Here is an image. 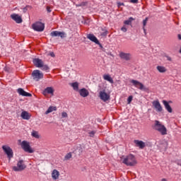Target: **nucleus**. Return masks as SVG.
<instances>
[{
    "label": "nucleus",
    "mask_w": 181,
    "mask_h": 181,
    "mask_svg": "<svg viewBox=\"0 0 181 181\" xmlns=\"http://www.w3.org/2000/svg\"><path fill=\"white\" fill-rule=\"evenodd\" d=\"M122 159H123L122 163L126 165V166H135L136 163H138L136 158H135V156L132 154H129L126 156H122Z\"/></svg>",
    "instance_id": "f257e3e1"
},
{
    "label": "nucleus",
    "mask_w": 181,
    "mask_h": 181,
    "mask_svg": "<svg viewBox=\"0 0 181 181\" xmlns=\"http://www.w3.org/2000/svg\"><path fill=\"white\" fill-rule=\"evenodd\" d=\"M154 129H156V131H158L161 135H166L168 134V129H166L165 125L160 124V122L158 120L155 121Z\"/></svg>",
    "instance_id": "f03ea898"
},
{
    "label": "nucleus",
    "mask_w": 181,
    "mask_h": 181,
    "mask_svg": "<svg viewBox=\"0 0 181 181\" xmlns=\"http://www.w3.org/2000/svg\"><path fill=\"white\" fill-rule=\"evenodd\" d=\"M21 146L22 149H23L25 152H28V153H33V152H35L32 147H30V144L28 141H23L21 144Z\"/></svg>",
    "instance_id": "7ed1b4c3"
},
{
    "label": "nucleus",
    "mask_w": 181,
    "mask_h": 181,
    "mask_svg": "<svg viewBox=\"0 0 181 181\" xmlns=\"http://www.w3.org/2000/svg\"><path fill=\"white\" fill-rule=\"evenodd\" d=\"M130 83L136 87V88H139V90H141V91H148L149 88L145 87V86L143 85L142 83L139 82V81L136 80H131Z\"/></svg>",
    "instance_id": "20e7f679"
},
{
    "label": "nucleus",
    "mask_w": 181,
    "mask_h": 181,
    "mask_svg": "<svg viewBox=\"0 0 181 181\" xmlns=\"http://www.w3.org/2000/svg\"><path fill=\"white\" fill-rule=\"evenodd\" d=\"M32 28L36 32H43L45 30V23L38 21L33 24Z\"/></svg>",
    "instance_id": "39448f33"
},
{
    "label": "nucleus",
    "mask_w": 181,
    "mask_h": 181,
    "mask_svg": "<svg viewBox=\"0 0 181 181\" xmlns=\"http://www.w3.org/2000/svg\"><path fill=\"white\" fill-rule=\"evenodd\" d=\"M25 168L26 165L23 163V160H20L17 163V166L13 167V170L15 172H22V170H25Z\"/></svg>",
    "instance_id": "423d86ee"
},
{
    "label": "nucleus",
    "mask_w": 181,
    "mask_h": 181,
    "mask_svg": "<svg viewBox=\"0 0 181 181\" xmlns=\"http://www.w3.org/2000/svg\"><path fill=\"white\" fill-rule=\"evenodd\" d=\"M32 77L35 81H39L40 78H43V73H40L39 70H35L32 73Z\"/></svg>",
    "instance_id": "0eeeda50"
},
{
    "label": "nucleus",
    "mask_w": 181,
    "mask_h": 181,
    "mask_svg": "<svg viewBox=\"0 0 181 181\" xmlns=\"http://www.w3.org/2000/svg\"><path fill=\"white\" fill-rule=\"evenodd\" d=\"M2 149L5 152V153L7 155V157L8 158V159L13 158V151H12V148H11V147L3 146Z\"/></svg>",
    "instance_id": "6e6552de"
},
{
    "label": "nucleus",
    "mask_w": 181,
    "mask_h": 181,
    "mask_svg": "<svg viewBox=\"0 0 181 181\" xmlns=\"http://www.w3.org/2000/svg\"><path fill=\"white\" fill-rule=\"evenodd\" d=\"M99 97L102 101H104L105 103L106 101H108L110 100V94L107 93L105 92V90H100L99 93Z\"/></svg>",
    "instance_id": "1a4fd4ad"
},
{
    "label": "nucleus",
    "mask_w": 181,
    "mask_h": 181,
    "mask_svg": "<svg viewBox=\"0 0 181 181\" xmlns=\"http://www.w3.org/2000/svg\"><path fill=\"white\" fill-rule=\"evenodd\" d=\"M152 104L157 112H162L163 109L162 108V105H160V103H159V100H154Z\"/></svg>",
    "instance_id": "9d476101"
},
{
    "label": "nucleus",
    "mask_w": 181,
    "mask_h": 181,
    "mask_svg": "<svg viewBox=\"0 0 181 181\" xmlns=\"http://www.w3.org/2000/svg\"><path fill=\"white\" fill-rule=\"evenodd\" d=\"M51 36L52 37L59 36L62 39H64L66 37V33L64 32H60V31H52L50 33Z\"/></svg>",
    "instance_id": "9b49d317"
},
{
    "label": "nucleus",
    "mask_w": 181,
    "mask_h": 181,
    "mask_svg": "<svg viewBox=\"0 0 181 181\" xmlns=\"http://www.w3.org/2000/svg\"><path fill=\"white\" fill-rule=\"evenodd\" d=\"M42 94L45 96L47 95V94L54 95V88H53L52 87H47L42 91Z\"/></svg>",
    "instance_id": "f8f14e48"
},
{
    "label": "nucleus",
    "mask_w": 181,
    "mask_h": 181,
    "mask_svg": "<svg viewBox=\"0 0 181 181\" xmlns=\"http://www.w3.org/2000/svg\"><path fill=\"white\" fill-rule=\"evenodd\" d=\"M11 18L13 21H16V23H22L23 22L22 17L16 13L11 14Z\"/></svg>",
    "instance_id": "ddd939ff"
},
{
    "label": "nucleus",
    "mask_w": 181,
    "mask_h": 181,
    "mask_svg": "<svg viewBox=\"0 0 181 181\" xmlns=\"http://www.w3.org/2000/svg\"><path fill=\"white\" fill-rule=\"evenodd\" d=\"M87 38L89 39V40H91V42H93L96 45H100V41L98 39H97V37L94 34H88L87 35Z\"/></svg>",
    "instance_id": "4468645a"
},
{
    "label": "nucleus",
    "mask_w": 181,
    "mask_h": 181,
    "mask_svg": "<svg viewBox=\"0 0 181 181\" xmlns=\"http://www.w3.org/2000/svg\"><path fill=\"white\" fill-rule=\"evenodd\" d=\"M78 93L81 95V97H88L90 95V92H88V90H87L86 88H83L81 90H78Z\"/></svg>",
    "instance_id": "2eb2a0df"
},
{
    "label": "nucleus",
    "mask_w": 181,
    "mask_h": 181,
    "mask_svg": "<svg viewBox=\"0 0 181 181\" xmlns=\"http://www.w3.org/2000/svg\"><path fill=\"white\" fill-rule=\"evenodd\" d=\"M33 62L34 65L40 69V67H42V65L44 64L43 61H42V59H40L39 58L34 59Z\"/></svg>",
    "instance_id": "dca6fc26"
},
{
    "label": "nucleus",
    "mask_w": 181,
    "mask_h": 181,
    "mask_svg": "<svg viewBox=\"0 0 181 181\" xmlns=\"http://www.w3.org/2000/svg\"><path fill=\"white\" fill-rule=\"evenodd\" d=\"M119 57L123 59L124 60H126V61L128 62V60H131V54L125 53V52H121L119 54Z\"/></svg>",
    "instance_id": "f3484780"
},
{
    "label": "nucleus",
    "mask_w": 181,
    "mask_h": 181,
    "mask_svg": "<svg viewBox=\"0 0 181 181\" xmlns=\"http://www.w3.org/2000/svg\"><path fill=\"white\" fill-rule=\"evenodd\" d=\"M18 94H20V95H23V97H32L31 93L25 91L23 89L21 88L18 89Z\"/></svg>",
    "instance_id": "a211bd4d"
},
{
    "label": "nucleus",
    "mask_w": 181,
    "mask_h": 181,
    "mask_svg": "<svg viewBox=\"0 0 181 181\" xmlns=\"http://www.w3.org/2000/svg\"><path fill=\"white\" fill-rule=\"evenodd\" d=\"M134 144H136V146H138L140 149H144L145 148V142L139 140H134Z\"/></svg>",
    "instance_id": "6ab92c4d"
},
{
    "label": "nucleus",
    "mask_w": 181,
    "mask_h": 181,
    "mask_svg": "<svg viewBox=\"0 0 181 181\" xmlns=\"http://www.w3.org/2000/svg\"><path fill=\"white\" fill-rule=\"evenodd\" d=\"M163 104L164 105V107L168 112L172 113L173 112L172 107H170V105H169V103L166 100H163Z\"/></svg>",
    "instance_id": "aec40b11"
},
{
    "label": "nucleus",
    "mask_w": 181,
    "mask_h": 181,
    "mask_svg": "<svg viewBox=\"0 0 181 181\" xmlns=\"http://www.w3.org/2000/svg\"><path fill=\"white\" fill-rule=\"evenodd\" d=\"M21 118H23V119L29 120V119H30L31 115H30V114H29V112H28L26 111H23L21 112Z\"/></svg>",
    "instance_id": "412c9836"
},
{
    "label": "nucleus",
    "mask_w": 181,
    "mask_h": 181,
    "mask_svg": "<svg viewBox=\"0 0 181 181\" xmlns=\"http://www.w3.org/2000/svg\"><path fill=\"white\" fill-rule=\"evenodd\" d=\"M60 176V173L57 170H54L52 173V177L54 180H57Z\"/></svg>",
    "instance_id": "4be33fe9"
},
{
    "label": "nucleus",
    "mask_w": 181,
    "mask_h": 181,
    "mask_svg": "<svg viewBox=\"0 0 181 181\" xmlns=\"http://www.w3.org/2000/svg\"><path fill=\"white\" fill-rule=\"evenodd\" d=\"M103 78L104 80H106V81H109V83H110L111 84H114V80L112 79L111 76H110V74L103 75Z\"/></svg>",
    "instance_id": "5701e85b"
},
{
    "label": "nucleus",
    "mask_w": 181,
    "mask_h": 181,
    "mask_svg": "<svg viewBox=\"0 0 181 181\" xmlns=\"http://www.w3.org/2000/svg\"><path fill=\"white\" fill-rule=\"evenodd\" d=\"M168 141H160L159 147L161 148V149L166 151L168 149Z\"/></svg>",
    "instance_id": "b1692460"
},
{
    "label": "nucleus",
    "mask_w": 181,
    "mask_h": 181,
    "mask_svg": "<svg viewBox=\"0 0 181 181\" xmlns=\"http://www.w3.org/2000/svg\"><path fill=\"white\" fill-rule=\"evenodd\" d=\"M156 69L158 71H159V73H166L168 71V69H166V67L163 66H158Z\"/></svg>",
    "instance_id": "393cba45"
},
{
    "label": "nucleus",
    "mask_w": 181,
    "mask_h": 181,
    "mask_svg": "<svg viewBox=\"0 0 181 181\" xmlns=\"http://www.w3.org/2000/svg\"><path fill=\"white\" fill-rule=\"evenodd\" d=\"M57 110V107L50 106L47 110L45 112V114H50V112H53V111H56Z\"/></svg>",
    "instance_id": "a878e982"
},
{
    "label": "nucleus",
    "mask_w": 181,
    "mask_h": 181,
    "mask_svg": "<svg viewBox=\"0 0 181 181\" xmlns=\"http://www.w3.org/2000/svg\"><path fill=\"white\" fill-rule=\"evenodd\" d=\"M132 21H135V18L130 17L128 20L124 21V25H132Z\"/></svg>",
    "instance_id": "bb28decb"
},
{
    "label": "nucleus",
    "mask_w": 181,
    "mask_h": 181,
    "mask_svg": "<svg viewBox=\"0 0 181 181\" xmlns=\"http://www.w3.org/2000/svg\"><path fill=\"white\" fill-rule=\"evenodd\" d=\"M71 86L75 91H78V82L72 83H71Z\"/></svg>",
    "instance_id": "cd10ccee"
},
{
    "label": "nucleus",
    "mask_w": 181,
    "mask_h": 181,
    "mask_svg": "<svg viewBox=\"0 0 181 181\" xmlns=\"http://www.w3.org/2000/svg\"><path fill=\"white\" fill-rule=\"evenodd\" d=\"M40 69H41V70H43L44 71H47L48 72L49 70L50 69V68H49V66H47V64H42L41 67H40Z\"/></svg>",
    "instance_id": "c85d7f7f"
},
{
    "label": "nucleus",
    "mask_w": 181,
    "mask_h": 181,
    "mask_svg": "<svg viewBox=\"0 0 181 181\" xmlns=\"http://www.w3.org/2000/svg\"><path fill=\"white\" fill-rule=\"evenodd\" d=\"M31 135L34 138H36V139H39V138H40V136L39 135V132L36 131H33Z\"/></svg>",
    "instance_id": "c756f323"
},
{
    "label": "nucleus",
    "mask_w": 181,
    "mask_h": 181,
    "mask_svg": "<svg viewBox=\"0 0 181 181\" xmlns=\"http://www.w3.org/2000/svg\"><path fill=\"white\" fill-rule=\"evenodd\" d=\"M148 18H146V19H144L143 21V29L144 30V33H146V30L145 29V27L146 26V23H148Z\"/></svg>",
    "instance_id": "7c9ffc66"
},
{
    "label": "nucleus",
    "mask_w": 181,
    "mask_h": 181,
    "mask_svg": "<svg viewBox=\"0 0 181 181\" xmlns=\"http://www.w3.org/2000/svg\"><path fill=\"white\" fill-rule=\"evenodd\" d=\"M28 9L30 11V9H32V6L27 5L25 7H24L23 8V12L24 13H26V12H28Z\"/></svg>",
    "instance_id": "2f4dec72"
},
{
    "label": "nucleus",
    "mask_w": 181,
    "mask_h": 181,
    "mask_svg": "<svg viewBox=\"0 0 181 181\" xmlns=\"http://www.w3.org/2000/svg\"><path fill=\"white\" fill-rule=\"evenodd\" d=\"M72 156H73L71 155V153H68L64 157V160H69L71 159Z\"/></svg>",
    "instance_id": "473e14b6"
},
{
    "label": "nucleus",
    "mask_w": 181,
    "mask_h": 181,
    "mask_svg": "<svg viewBox=\"0 0 181 181\" xmlns=\"http://www.w3.org/2000/svg\"><path fill=\"white\" fill-rule=\"evenodd\" d=\"M103 33L100 34L101 36H107L108 35V30H104V28H102Z\"/></svg>",
    "instance_id": "72a5a7b5"
},
{
    "label": "nucleus",
    "mask_w": 181,
    "mask_h": 181,
    "mask_svg": "<svg viewBox=\"0 0 181 181\" xmlns=\"http://www.w3.org/2000/svg\"><path fill=\"white\" fill-rule=\"evenodd\" d=\"M132 98H133L132 95L129 96V98H127L128 104H131V103L132 102Z\"/></svg>",
    "instance_id": "f704fd0d"
},
{
    "label": "nucleus",
    "mask_w": 181,
    "mask_h": 181,
    "mask_svg": "<svg viewBox=\"0 0 181 181\" xmlns=\"http://www.w3.org/2000/svg\"><path fill=\"white\" fill-rule=\"evenodd\" d=\"M88 5V1H83L81 3V6H87Z\"/></svg>",
    "instance_id": "c9c22d12"
},
{
    "label": "nucleus",
    "mask_w": 181,
    "mask_h": 181,
    "mask_svg": "<svg viewBox=\"0 0 181 181\" xmlns=\"http://www.w3.org/2000/svg\"><path fill=\"white\" fill-rule=\"evenodd\" d=\"M62 118H67V117H68L67 112H63L62 113Z\"/></svg>",
    "instance_id": "e433bc0d"
},
{
    "label": "nucleus",
    "mask_w": 181,
    "mask_h": 181,
    "mask_svg": "<svg viewBox=\"0 0 181 181\" xmlns=\"http://www.w3.org/2000/svg\"><path fill=\"white\" fill-rule=\"evenodd\" d=\"M90 136L93 137L94 135H95V131L90 132L89 133Z\"/></svg>",
    "instance_id": "4c0bfd02"
},
{
    "label": "nucleus",
    "mask_w": 181,
    "mask_h": 181,
    "mask_svg": "<svg viewBox=\"0 0 181 181\" xmlns=\"http://www.w3.org/2000/svg\"><path fill=\"white\" fill-rule=\"evenodd\" d=\"M47 11L48 13H50L52 12V8L49 6H47Z\"/></svg>",
    "instance_id": "58836bf2"
},
{
    "label": "nucleus",
    "mask_w": 181,
    "mask_h": 181,
    "mask_svg": "<svg viewBox=\"0 0 181 181\" xmlns=\"http://www.w3.org/2000/svg\"><path fill=\"white\" fill-rule=\"evenodd\" d=\"M118 8H121V6H124V3L119 2L117 3Z\"/></svg>",
    "instance_id": "ea45409f"
},
{
    "label": "nucleus",
    "mask_w": 181,
    "mask_h": 181,
    "mask_svg": "<svg viewBox=\"0 0 181 181\" xmlns=\"http://www.w3.org/2000/svg\"><path fill=\"white\" fill-rule=\"evenodd\" d=\"M121 30H122V32H127V29L126 28L125 26H123L122 28H121Z\"/></svg>",
    "instance_id": "a19ab883"
},
{
    "label": "nucleus",
    "mask_w": 181,
    "mask_h": 181,
    "mask_svg": "<svg viewBox=\"0 0 181 181\" xmlns=\"http://www.w3.org/2000/svg\"><path fill=\"white\" fill-rule=\"evenodd\" d=\"M132 4H138V0H130Z\"/></svg>",
    "instance_id": "79ce46f5"
},
{
    "label": "nucleus",
    "mask_w": 181,
    "mask_h": 181,
    "mask_svg": "<svg viewBox=\"0 0 181 181\" xmlns=\"http://www.w3.org/2000/svg\"><path fill=\"white\" fill-rule=\"evenodd\" d=\"M49 56H51V57H54V52H52L49 53Z\"/></svg>",
    "instance_id": "37998d69"
},
{
    "label": "nucleus",
    "mask_w": 181,
    "mask_h": 181,
    "mask_svg": "<svg viewBox=\"0 0 181 181\" xmlns=\"http://www.w3.org/2000/svg\"><path fill=\"white\" fill-rule=\"evenodd\" d=\"M166 58H167V60H168V62H172V58L170 57L167 56Z\"/></svg>",
    "instance_id": "c03bdc74"
},
{
    "label": "nucleus",
    "mask_w": 181,
    "mask_h": 181,
    "mask_svg": "<svg viewBox=\"0 0 181 181\" xmlns=\"http://www.w3.org/2000/svg\"><path fill=\"white\" fill-rule=\"evenodd\" d=\"M97 45H98L100 48L104 49V48L103 47V45H101V43H100V42H99V44H97Z\"/></svg>",
    "instance_id": "a18cd8bd"
},
{
    "label": "nucleus",
    "mask_w": 181,
    "mask_h": 181,
    "mask_svg": "<svg viewBox=\"0 0 181 181\" xmlns=\"http://www.w3.org/2000/svg\"><path fill=\"white\" fill-rule=\"evenodd\" d=\"M178 39H179V40H181V35L180 34L178 35Z\"/></svg>",
    "instance_id": "49530a36"
},
{
    "label": "nucleus",
    "mask_w": 181,
    "mask_h": 181,
    "mask_svg": "<svg viewBox=\"0 0 181 181\" xmlns=\"http://www.w3.org/2000/svg\"><path fill=\"white\" fill-rule=\"evenodd\" d=\"M76 6L78 8V6H81V4H76Z\"/></svg>",
    "instance_id": "de8ad7c7"
},
{
    "label": "nucleus",
    "mask_w": 181,
    "mask_h": 181,
    "mask_svg": "<svg viewBox=\"0 0 181 181\" xmlns=\"http://www.w3.org/2000/svg\"><path fill=\"white\" fill-rule=\"evenodd\" d=\"M168 103V104H172V100H170Z\"/></svg>",
    "instance_id": "09e8293b"
},
{
    "label": "nucleus",
    "mask_w": 181,
    "mask_h": 181,
    "mask_svg": "<svg viewBox=\"0 0 181 181\" xmlns=\"http://www.w3.org/2000/svg\"><path fill=\"white\" fill-rule=\"evenodd\" d=\"M161 181H167V180H166V179L163 178V179L161 180Z\"/></svg>",
    "instance_id": "8fccbe9b"
},
{
    "label": "nucleus",
    "mask_w": 181,
    "mask_h": 181,
    "mask_svg": "<svg viewBox=\"0 0 181 181\" xmlns=\"http://www.w3.org/2000/svg\"><path fill=\"white\" fill-rule=\"evenodd\" d=\"M18 142H21V140H18Z\"/></svg>",
    "instance_id": "3c124183"
}]
</instances>
